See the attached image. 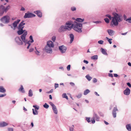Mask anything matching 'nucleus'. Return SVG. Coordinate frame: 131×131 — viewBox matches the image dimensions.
<instances>
[{
    "label": "nucleus",
    "instance_id": "obj_1",
    "mask_svg": "<svg viewBox=\"0 0 131 131\" xmlns=\"http://www.w3.org/2000/svg\"><path fill=\"white\" fill-rule=\"evenodd\" d=\"M73 29L75 31L81 32H82V24L76 21H74L73 24H72Z\"/></svg>",
    "mask_w": 131,
    "mask_h": 131
},
{
    "label": "nucleus",
    "instance_id": "obj_2",
    "mask_svg": "<svg viewBox=\"0 0 131 131\" xmlns=\"http://www.w3.org/2000/svg\"><path fill=\"white\" fill-rule=\"evenodd\" d=\"M122 21L121 17L118 14H116L113 17L112 19V24L115 26H117L118 24V22Z\"/></svg>",
    "mask_w": 131,
    "mask_h": 131
},
{
    "label": "nucleus",
    "instance_id": "obj_3",
    "mask_svg": "<svg viewBox=\"0 0 131 131\" xmlns=\"http://www.w3.org/2000/svg\"><path fill=\"white\" fill-rule=\"evenodd\" d=\"M10 18L8 15H6L2 17L1 20L5 23H8L9 21Z\"/></svg>",
    "mask_w": 131,
    "mask_h": 131
},
{
    "label": "nucleus",
    "instance_id": "obj_4",
    "mask_svg": "<svg viewBox=\"0 0 131 131\" xmlns=\"http://www.w3.org/2000/svg\"><path fill=\"white\" fill-rule=\"evenodd\" d=\"M66 24L67 26L66 27L68 29V30H70L73 27L72 25L73 24V22L70 21L67 22L66 23Z\"/></svg>",
    "mask_w": 131,
    "mask_h": 131
},
{
    "label": "nucleus",
    "instance_id": "obj_5",
    "mask_svg": "<svg viewBox=\"0 0 131 131\" xmlns=\"http://www.w3.org/2000/svg\"><path fill=\"white\" fill-rule=\"evenodd\" d=\"M49 104L51 106L53 112L56 114L58 113V111L56 106L52 102H49Z\"/></svg>",
    "mask_w": 131,
    "mask_h": 131
},
{
    "label": "nucleus",
    "instance_id": "obj_6",
    "mask_svg": "<svg viewBox=\"0 0 131 131\" xmlns=\"http://www.w3.org/2000/svg\"><path fill=\"white\" fill-rule=\"evenodd\" d=\"M27 35V32L26 31L21 36V38L22 41L25 42H26V37Z\"/></svg>",
    "mask_w": 131,
    "mask_h": 131
},
{
    "label": "nucleus",
    "instance_id": "obj_7",
    "mask_svg": "<svg viewBox=\"0 0 131 131\" xmlns=\"http://www.w3.org/2000/svg\"><path fill=\"white\" fill-rule=\"evenodd\" d=\"M35 16V15L31 13H26L25 15L24 16V18H26L34 17Z\"/></svg>",
    "mask_w": 131,
    "mask_h": 131
},
{
    "label": "nucleus",
    "instance_id": "obj_8",
    "mask_svg": "<svg viewBox=\"0 0 131 131\" xmlns=\"http://www.w3.org/2000/svg\"><path fill=\"white\" fill-rule=\"evenodd\" d=\"M51 48V47L46 46L45 48V50L48 53H51L52 52Z\"/></svg>",
    "mask_w": 131,
    "mask_h": 131
},
{
    "label": "nucleus",
    "instance_id": "obj_9",
    "mask_svg": "<svg viewBox=\"0 0 131 131\" xmlns=\"http://www.w3.org/2000/svg\"><path fill=\"white\" fill-rule=\"evenodd\" d=\"M68 29L67 28L66 26H62L59 29L58 31L59 32H61L65 31H66Z\"/></svg>",
    "mask_w": 131,
    "mask_h": 131
},
{
    "label": "nucleus",
    "instance_id": "obj_10",
    "mask_svg": "<svg viewBox=\"0 0 131 131\" xmlns=\"http://www.w3.org/2000/svg\"><path fill=\"white\" fill-rule=\"evenodd\" d=\"M118 111V110L116 106L115 107H114L112 111V114L114 118H115L116 117V111Z\"/></svg>",
    "mask_w": 131,
    "mask_h": 131
},
{
    "label": "nucleus",
    "instance_id": "obj_11",
    "mask_svg": "<svg viewBox=\"0 0 131 131\" xmlns=\"http://www.w3.org/2000/svg\"><path fill=\"white\" fill-rule=\"evenodd\" d=\"M15 40L17 44L19 45H21L23 44L22 41L19 37H17L16 38Z\"/></svg>",
    "mask_w": 131,
    "mask_h": 131
},
{
    "label": "nucleus",
    "instance_id": "obj_12",
    "mask_svg": "<svg viewBox=\"0 0 131 131\" xmlns=\"http://www.w3.org/2000/svg\"><path fill=\"white\" fill-rule=\"evenodd\" d=\"M59 49L62 53H63L66 51L67 48L63 46H60L59 47Z\"/></svg>",
    "mask_w": 131,
    "mask_h": 131
},
{
    "label": "nucleus",
    "instance_id": "obj_13",
    "mask_svg": "<svg viewBox=\"0 0 131 131\" xmlns=\"http://www.w3.org/2000/svg\"><path fill=\"white\" fill-rule=\"evenodd\" d=\"M25 24V23H23V21H22L19 25L18 29H21V30L23 29V28L24 27V25Z\"/></svg>",
    "mask_w": 131,
    "mask_h": 131
},
{
    "label": "nucleus",
    "instance_id": "obj_14",
    "mask_svg": "<svg viewBox=\"0 0 131 131\" xmlns=\"http://www.w3.org/2000/svg\"><path fill=\"white\" fill-rule=\"evenodd\" d=\"M93 117L96 121H98L100 120V118L95 113L93 114Z\"/></svg>",
    "mask_w": 131,
    "mask_h": 131
},
{
    "label": "nucleus",
    "instance_id": "obj_15",
    "mask_svg": "<svg viewBox=\"0 0 131 131\" xmlns=\"http://www.w3.org/2000/svg\"><path fill=\"white\" fill-rule=\"evenodd\" d=\"M47 46L53 48L54 47V45L53 43L51 41H49L47 43Z\"/></svg>",
    "mask_w": 131,
    "mask_h": 131
},
{
    "label": "nucleus",
    "instance_id": "obj_16",
    "mask_svg": "<svg viewBox=\"0 0 131 131\" xmlns=\"http://www.w3.org/2000/svg\"><path fill=\"white\" fill-rule=\"evenodd\" d=\"M34 13L36 14L39 17H41L42 16V13L39 10H37L35 11Z\"/></svg>",
    "mask_w": 131,
    "mask_h": 131
},
{
    "label": "nucleus",
    "instance_id": "obj_17",
    "mask_svg": "<svg viewBox=\"0 0 131 131\" xmlns=\"http://www.w3.org/2000/svg\"><path fill=\"white\" fill-rule=\"evenodd\" d=\"M8 124L4 122H0V127H3L7 126Z\"/></svg>",
    "mask_w": 131,
    "mask_h": 131
},
{
    "label": "nucleus",
    "instance_id": "obj_18",
    "mask_svg": "<svg viewBox=\"0 0 131 131\" xmlns=\"http://www.w3.org/2000/svg\"><path fill=\"white\" fill-rule=\"evenodd\" d=\"M4 12V6H1L0 7V16L2 15Z\"/></svg>",
    "mask_w": 131,
    "mask_h": 131
},
{
    "label": "nucleus",
    "instance_id": "obj_19",
    "mask_svg": "<svg viewBox=\"0 0 131 131\" xmlns=\"http://www.w3.org/2000/svg\"><path fill=\"white\" fill-rule=\"evenodd\" d=\"M109 35L111 36H112L114 34V31L112 30L108 29L107 30Z\"/></svg>",
    "mask_w": 131,
    "mask_h": 131
},
{
    "label": "nucleus",
    "instance_id": "obj_20",
    "mask_svg": "<svg viewBox=\"0 0 131 131\" xmlns=\"http://www.w3.org/2000/svg\"><path fill=\"white\" fill-rule=\"evenodd\" d=\"M20 20L18 19L16 21H15L13 24V26L14 27H16L17 26L18 24L20 21Z\"/></svg>",
    "mask_w": 131,
    "mask_h": 131
},
{
    "label": "nucleus",
    "instance_id": "obj_21",
    "mask_svg": "<svg viewBox=\"0 0 131 131\" xmlns=\"http://www.w3.org/2000/svg\"><path fill=\"white\" fill-rule=\"evenodd\" d=\"M70 37V43H71L74 39V36L72 34H71L69 35Z\"/></svg>",
    "mask_w": 131,
    "mask_h": 131
},
{
    "label": "nucleus",
    "instance_id": "obj_22",
    "mask_svg": "<svg viewBox=\"0 0 131 131\" xmlns=\"http://www.w3.org/2000/svg\"><path fill=\"white\" fill-rule=\"evenodd\" d=\"M19 30L17 31V33L19 35H21L22 34L25 32V30H23V29H18Z\"/></svg>",
    "mask_w": 131,
    "mask_h": 131
},
{
    "label": "nucleus",
    "instance_id": "obj_23",
    "mask_svg": "<svg viewBox=\"0 0 131 131\" xmlns=\"http://www.w3.org/2000/svg\"><path fill=\"white\" fill-rule=\"evenodd\" d=\"M126 127L128 131H130L131 130V126L130 124H128L126 125Z\"/></svg>",
    "mask_w": 131,
    "mask_h": 131
},
{
    "label": "nucleus",
    "instance_id": "obj_24",
    "mask_svg": "<svg viewBox=\"0 0 131 131\" xmlns=\"http://www.w3.org/2000/svg\"><path fill=\"white\" fill-rule=\"evenodd\" d=\"M76 21L79 22H82L84 21V19H81L80 18H78L76 19Z\"/></svg>",
    "mask_w": 131,
    "mask_h": 131
},
{
    "label": "nucleus",
    "instance_id": "obj_25",
    "mask_svg": "<svg viewBox=\"0 0 131 131\" xmlns=\"http://www.w3.org/2000/svg\"><path fill=\"white\" fill-rule=\"evenodd\" d=\"M101 51L102 52L103 54L105 55H107V52L105 50L102 48H101Z\"/></svg>",
    "mask_w": 131,
    "mask_h": 131
},
{
    "label": "nucleus",
    "instance_id": "obj_26",
    "mask_svg": "<svg viewBox=\"0 0 131 131\" xmlns=\"http://www.w3.org/2000/svg\"><path fill=\"white\" fill-rule=\"evenodd\" d=\"M130 91H124V93L126 95H129L130 93Z\"/></svg>",
    "mask_w": 131,
    "mask_h": 131
},
{
    "label": "nucleus",
    "instance_id": "obj_27",
    "mask_svg": "<svg viewBox=\"0 0 131 131\" xmlns=\"http://www.w3.org/2000/svg\"><path fill=\"white\" fill-rule=\"evenodd\" d=\"M85 77L89 81H90L92 78V77H90L89 74L86 75Z\"/></svg>",
    "mask_w": 131,
    "mask_h": 131
},
{
    "label": "nucleus",
    "instance_id": "obj_28",
    "mask_svg": "<svg viewBox=\"0 0 131 131\" xmlns=\"http://www.w3.org/2000/svg\"><path fill=\"white\" fill-rule=\"evenodd\" d=\"M98 56L97 55H95L91 57V58L92 59H98Z\"/></svg>",
    "mask_w": 131,
    "mask_h": 131
},
{
    "label": "nucleus",
    "instance_id": "obj_29",
    "mask_svg": "<svg viewBox=\"0 0 131 131\" xmlns=\"http://www.w3.org/2000/svg\"><path fill=\"white\" fill-rule=\"evenodd\" d=\"M62 97L63 98H66L67 100L68 99V98L66 93H63L62 95Z\"/></svg>",
    "mask_w": 131,
    "mask_h": 131
},
{
    "label": "nucleus",
    "instance_id": "obj_30",
    "mask_svg": "<svg viewBox=\"0 0 131 131\" xmlns=\"http://www.w3.org/2000/svg\"><path fill=\"white\" fill-rule=\"evenodd\" d=\"M33 95L32 91H29L28 93V96H29L31 97Z\"/></svg>",
    "mask_w": 131,
    "mask_h": 131
},
{
    "label": "nucleus",
    "instance_id": "obj_31",
    "mask_svg": "<svg viewBox=\"0 0 131 131\" xmlns=\"http://www.w3.org/2000/svg\"><path fill=\"white\" fill-rule=\"evenodd\" d=\"M74 127V126L72 125L71 126L69 127V130L70 131H74L73 129Z\"/></svg>",
    "mask_w": 131,
    "mask_h": 131
},
{
    "label": "nucleus",
    "instance_id": "obj_32",
    "mask_svg": "<svg viewBox=\"0 0 131 131\" xmlns=\"http://www.w3.org/2000/svg\"><path fill=\"white\" fill-rule=\"evenodd\" d=\"M33 107L35 108V110H38L39 108V107L37 105H33Z\"/></svg>",
    "mask_w": 131,
    "mask_h": 131
},
{
    "label": "nucleus",
    "instance_id": "obj_33",
    "mask_svg": "<svg viewBox=\"0 0 131 131\" xmlns=\"http://www.w3.org/2000/svg\"><path fill=\"white\" fill-rule=\"evenodd\" d=\"M9 8L10 7L9 6H7L5 8L4 7V12L5 11L6 12Z\"/></svg>",
    "mask_w": 131,
    "mask_h": 131
},
{
    "label": "nucleus",
    "instance_id": "obj_34",
    "mask_svg": "<svg viewBox=\"0 0 131 131\" xmlns=\"http://www.w3.org/2000/svg\"><path fill=\"white\" fill-rule=\"evenodd\" d=\"M43 106L44 108H48L49 107V105L46 103L45 104L43 105Z\"/></svg>",
    "mask_w": 131,
    "mask_h": 131
},
{
    "label": "nucleus",
    "instance_id": "obj_35",
    "mask_svg": "<svg viewBox=\"0 0 131 131\" xmlns=\"http://www.w3.org/2000/svg\"><path fill=\"white\" fill-rule=\"evenodd\" d=\"M106 38L107 40H108V41L109 42V43L110 44H111L112 43V41L111 40H112V39H109L107 37H106Z\"/></svg>",
    "mask_w": 131,
    "mask_h": 131
},
{
    "label": "nucleus",
    "instance_id": "obj_36",
    "mask_svg": "<svg viewBox=\"0 0 131 131\" xmlns=\"http://www.w3.org/2000/svg\"><path fill=\"white\" fill-rule=\"evenodd\" d=\"M33 114L34 115H37L38 114L37 110H35V111L33 112Z\"/></svg>",
    "mask_w": 131,
    "mask_h": 131
},
{
    "label": "nucleus",
    "instance_id": "obj_37",
    "mask_svg": "<svg viewBox=\"0 0 131 131\" xmlns=\"http://www.w3.org/2000/svg\"><path fill=\"white\" fill-rule=\"evenodd\" d=\"M35 49L36 50V51H35V53L38 55H39V53H40V52L39 51L37 50L36 47H35Z\"/></svg>",
    "mask_w": 131,
    "mask_h": 131
},
{
    "label": "nucleus",
    "instance_id": "obj_38",
    "mask_svg": "<svg viewBox=\"0 0 131 131\" xmlns=\"http://www.w3.org/2000/svg\"><path fill=\"white\" fill-rule=\"evenodd\" d=\"M90 92V91H85L84 92V95H86Z\"/></svg>",
    "mask_w": 131,
    "mask_h": 131
},
{
    "label": "nucleus",
    "instance_id": "obj_39",
    "mask_svg": "<svg viewBox=\"0 0 131 131\" xmlns=\"http://www.w3.org/2000/svg\"><path fill=\"white\" fill-rule=\"evenodd\" d=\"M76 7H72L71 8V10L73 11L76 10Z\"/></svg>",
    "mask_w": 131,
    "mask_h": 131
},
{
    "label": "nucleus",
    "instance_id": "obj_40",
    "mask_svg": "<svg viewBox=\"0 0 131 131\" xmlns=\"http://www.w3.org/2000/svg\"><path fill=\"white\" fill-rule=\"evenodd\" d=\"M105 22L107 23H108L109 22V20L107 18H106L104 19Z\"/></svg>",
    "mask_w": 131,
    "mask_h": 131
},
{
    "label": "nucleus",
    "instance_id": "obj_41",
    "mask_svg": "<svg viewBox=\"0 0 131 131\" xmlns=\"http://www.w3.org/2000/svg\"><path fill=\"white\" fill-rule=\"evenodd\" d=\"M29 38H30V39H31V41H30V43L31 42H31H34V40L33 39V38H32V36L31 35L30 36V37H29Z\"/></svg>",
    "mask_w": 131,
    "mask_h": 131
},
{
    "label": "nucleus",
    "instance_id": "obj_42",
    "mask_svg": "<svg viewBox=\"0 0 131 131\" xmlns=\"http://www.w3.org/2000/svg\"><path fill=\"white\" fill-rule=\"evenodd\" d=\"M95 120L94 119V118L93 117H92L91 118V122L92 124H94L95 123Z\"/></svg>",
    "mask_w": 131,
    "mask_h": 131
},
{
    "label": "nucleus",
    "instance_id": "obj_43",
    "mask_svg": "<svg viewBox=\"0 0 131 131\" xmlns=\"http://www.w3.org/2000/svg\"><path fill=\"white\" fill-rule=\"evenodd\" d=\"M86 120L88 123H90L91 122L90 118V117H86Z\"/></svg>",
    "mask_w": 131,
    "mask_h": 131
},
{
    "label": "nucleus",
    "instance_id": "obj_44",
    "mask_svg": "<svg viewBox=\"0 0 131 131\" xmlns=\"http://www.w3.org/2000/svg\"><path fill=\"white\" fill-rule=\"evenodd\" d=\"M70 65H69L67 67V69L69 71L70 70Z\"/></svg>",
    "mask_w": 131,
    "mask_h": 131
},
{
    "label": "nucleus",
    "instance_id": "obj_45",
    "mask_svg": "<svg viewBox=\"0 0 131 131\" xmlns=\"http://www.w3.org/2000/svg\"><path fill=\"white\" fill-rule=\"evenodd\" d=\"M82 96V95L81 94H79L77 96V97L79 99Z\"/></svg>",
    "mask_w": 131,
    "mask_h": 131
},
{
    "label": "nucleus",
    "instance_id": "obj_46",
    "mask_svg": "<svg viewBox=\"0 0 131 131\" xmlns=\"http://www.w3.org/2000/svg\"><path fill=\"white\" fill-rule=\"evenodd\" d=\"M56 39V37L55 36H53L52 38V40L54 42Z\"/></svg>",
    "mask_w": 131,
    "mask_h": 131
},
{
    "label": "nucleus",
    "instance_id": "obj_47",
    "mask_svg": "<svg viewBox=\"0 0 131 131\" xmlns=\"http://www.w3.org/2000/svg\"><path fill=\"white\" fill-rule=\"evenodd\" d=\"M6 95V94L5 93H4L3 94H0V97H3L5 96Z\"/></svg>",
    "mask_w": 131,
    "mask_h": 131
},
{
    "label": "nucleus",
    "instance_id": "obj_48",
    "mask_svg": "<svg viewBox=\"0 0 131 131\" xmlns=\"http://www.w3.org/2000/svg\"><path fill=\"white\" fill-rule=\"evenodd\" d=\"M103 42H104L102 40H99L98 41V43L99 44H102L103 43Z\"/></svg>",
    "mask_w": 131,
    "mask_h": 131
},
{
    "label": "nucleus",
    "instance_id": "obj_49",
    "mask_svg": "<svg viewBox=\"0 0 131 131\" xmlns=\"http://www.w3.org/2000/svg\"><path fill=\"white\" fill-rule=\"evenodd\" d=\"M8 131H13V129L12 128H8Z\"/></svg>",
    "mask_w": 131,
    "mask_h": 131
},
{
    "label": "nucleus",
    "instance_id": "obj_50",
    "mask_svg": "<svg viewBox=\"0 0 131 131\" xmlns=\"http://www.w3.org/2000/svg\"><path fill=\"white\" fill-rule=\"evenodd\" d=\"M97 79L95 78H94L93 79V81L94 83H95L96 82H97Z\"/></svg>",
    "mask_w": 131,
    "mask_h": 131
},
{
    "label": "nucleus",
    "instance_id": "obj_51",
    "mask_svg": "<svg viewBox=\"0 0 131 131\" xmlns=\"http://www.w3.org/2000/svg\"><path fill=\"white\" fill-rule=\"evenodd\" d=\"M127 21H128L129 23H131V17L130 18L127 19L126 20Z\"/></svg>",
    "mask_w": 131,
    "mask_h": 131
},
{
    "label": "nucleus",
    "instance_id": "obj_52",
    "mask_svg": "<svg viewBox=\"0 0 131 131\" xmlns=\"http://www.w3.org/2000/svg\"><path fill=\"white\" fill-rule=\"evenodd\" d=\"M27 43L28 44V46L27 47V49H28L29 48V47L30 45V41H29L28 42H27Z\"/></svg>",
    "mask_w": 131,
    "mask_h": 131
},
{
    "label": "nucleus",
    "instance_id": "obj_53",
    "mask_svg": "<svg viewBox=\"0 0 131 131\" xmlns=\"http://www.w3.org/2000/svg\"><path fill=\"white\" fill-rule=\"evenodd\" d=\"M24 89V88L23 85H21L20 88L19 89V90H23Z\"/></svg>",
    "mask_w": 131,
    "mask_h": 131
},
{
    "label": "nucleus",
    "instance_id": "obj_54",
    "mask_svg": "<svg viewBox=\"0 0 131 131\" xmlns=\"http://www.w3.org/2000/svg\"><path fill=\"white\" fill-rule=\"evenodd\" d=\"M106 16L107 17L109 18V19L111 20V16L109 15H106Z\"/></svg>",
    "mask_w": 131,
    "mask_h": 131
},
{
    "label": "nucleus",
    "instance_id": "obj_55",
    "mask_svg": "<svg viewBox=\"0 0 131 131\" xmlns=\"http://www.w3.org/2000/svg\"><path fill=\"white\" fill-rule=\"evenodd\" d=\"M59 84H55L54 87L55 89L58 87Z\"/></svg>",
    "mask_w": 131,
    "mask_h": 131
},
{
    "label": "nucleus",
    "instance_id": "obj_56",
    "mask_svg": "<svg viewBox=\"0 0 131 131\" xmlns=\"http://www.w3.org/2000/svg\"><path fill=\"white\" fill-rule=\"evenodd\" d=\"M108 76L110 77H111L112 78L113 77L112 74L110 73H108Z\"/></svg>",
    "mask_w": 131,
    "mask_h": 131
},
{
    "label": "nucleus",
    "instance_id": "obj_57",
    "mask_svg": "<svg viewBox=\"0 0 131 131\" xmlns=\"http://www.w3.org/2000/svg\"><path fill=\"white\" fill-rule=\"evenodd\" d=\"M0 90H5L3 86H0Z\"/></svg>",
    "mask_w": 131,
    "mask_h": 131
},
{
    "label": "nucleus",
    "instance_id": "obj_58",
    "mask_svg": "<svg viewBox=\"0 0 131 131\" xmlns=\"http://www.w3.org/2000/svg\"><path fill=\"white\" fill-rule=\"evenodd\" d=\"M99 114L101 116H104V114L102 113H101V112L100 113H99Z\"/></svg>",
    "mask_w": 131,
    "mask_h": 131
},
{
    "label": "nucleus",
    "instance_id": "obj_59",
    "mask_svg": "<svg viewBox=\"0 0 131 131\" xmlns=\"http://www.w3.org/2000/svg\"><path fill=\"white\" fill-rule=\"evenodd\" d=\"M127 84L129 87H131V85L129 83V82L127 83Z\"/></svg>",
    "mask_w": 131,
    "mask_h": 131
},
{
    "label": "nucleus",
    "instance_id": "obj_60",
    "mask_svg": "<svg viewBox=\"0 0 131 131\" xmlns=\"http://www.w3.org/2000/svg\"><path fill=\"white\" fill-rule=\"evenodd\" d=\"M70 84L72 86H74V84L72 82H71L70 83Z\"/></svg>",
    "mask_w": 131,
    "mask_h": 131
},
{
    "label": "nucleus",
    "instance_id": "obj_61",
    "mask_svg": "<svg viewBox=\"0 0 131 131\" xmlns=\"http://www.w3.org/2000/svg\"><path fill=\"white\" fill-rule=\"evenodd\" d=\"M34 50V49L33 48H30V49L29 50V51L30 52H31L32 51Z\"/></svg>",
    "mask_w": 131,
    "mask_h": 131
},
{
    "label": "nucleus",
    "instance_id": "obj_62",
    "mask_svg": "<svg viewBox=\"0 0 131 131\" xmlns=\"http://www.w3.org/2000/svg\"><path fill=\"white\" fill-rule=\"evenodd\" d=\"M25 10V9L23 7H22L20 9V10L24 11Z\"/></svg>",
    "mask_w": 131,
    "mask_h": 131
},
{
    "label": "nucleus",
    "instance_id": "obj_63",
    "mask_svg": "<svg viewBox=\"0 0 131 131\" xmlns=\"http://www.w3.org/2000/svg\"><path fill=\"white\" fill-rule=\"evenodd\" d=\"M83 62L84 63H85L86 64H88V61L85 60L83 61Z\"/></svg>",
    "mask_w": 131,
    "mask_h": 131
},
{
    "label": "nucleus",
    "instance_id": "obj_64",
    "mask_svg": "<svg viewBox=\"0 0 131 131\" xmlns=\"http://www.w3.org/2000/svg\"><path fill=\"white\" fill-rule=\"evenodd\" d=\"M114 77H117L118 76V75L117 74H114Z\"/></svg>",
    "mask_w": 131,
    "mask_h": 131
}]
</instances>
